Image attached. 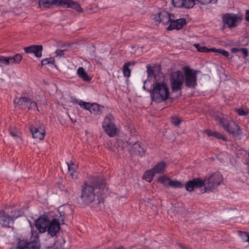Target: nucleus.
<instances>
[{
    "instance_id": "42",
    "label": "nucleus",
    "mask_w": 249,
    "mask_h": 249,
    "mask_svg": "<svg viewBox=\"0 0 249 249\" xmlns=\"http://www.w3.org/2000/svg\"><path fill=\"white\" fill-rule=\"evenodd\" d=\"M204 133H206L208 136H213L214 132L208 129H206L204 130Z\"/></svg>"
},
{
    "instance_id": "35",
    "label": "nucleus",
    "mask_w": 249,
    "mask_h": 249,
    "mask_svg": "<svg viewBox=\"0 0 249 249\" xmlns=\"http://www.w3.org/2000/svg\"><path fill=\"white\" fill-rule=\"evenodd\" d=\"M9 132L11 136L14 137H18V130L16 127L10 126Z\"/></svg>"
},
{
    "instance_id": "38",
    "label": "nucleus",
    "mask_w": 249,
    "mask_h": 249,
    "mask_svg": "<svg viewBox=\"0 0 249 249\" xmlns=\"http://www.w3.org/2000/svg\"><path fill=\"white\" fill-rule=\"evenodd\" d=\"M147 72L148 76L154 75V71L153 69L149 66H147Z\"/></svg>"
},
{
    "instance_id": "25",
    "label": "nucleus",
    "mask_w": 249,
    "mask_h": 249,
    "mask_svg": "<svg viewBox=\"0 0 249 249\" xmlns=\"http://www.w3.org/2000/svg\"><path fill=\"white\" fill-rule=\"evenodd\" d=\"M166 168V164L163 161H160L157 163L152 168L155 174H161L164 173Z\"/></svg>"
},
{
    "instance_id": "40",
    "label": "nucleus",
    "mask_w": 249,
    "mask_h": 249,
    "mask_svg": "<svg viewBox=\"0 0 249 249\" xmlns=\"http://www.w3.org/2000/svg\"><path fill=\"white\" fill-rule=\"evenodd\" d=\"M236 112L240 116H245L248 114V112L246 111L242 108H239L236 109Z\"/></svg>"
},
{
    "instance_id": "21",
    "label": "nucleus",
    "mask_w": 249,
    "mask_h": 249,
    "mask_svg": "<svg viewBox=\"0 0 249 249\" xmlns=\"http://www.w3.org/2000/svg\"><path fill=\"white\" fill-rule=\"evenodd\" d=\"M26 53H33L35 56L39 58L42 56L43 46L41 45H32L24 48Z\"/></svg>"
},
{
    "instance_id": "5",
    "label": "nucleus",
    "mask_w": 249,
    "mask_h": 249,
    "mask_svg": "<svg viewBox=\"0 0 249 249\" xmlns=\"http://www.w3.org/2000/svg\"><path fill=\"white\" fill-rule=\"evenodd\" d=\"M216 120L221 124L226 131L233 136L237 137L241 135V130L240 126L235 122H233L231 119L218 116L216 118Z\"/></svg>"
},
{
    "instance_id": "1",
    "label": "nucleus",
    "mask_w": 249,
    "mask_h": 249,
    "mask_svg": "<svg viewBox=\"0 0 249 249\" xmlns=\"http://www.w3.org/2000/svg\"><path fill=\"white\" fill-rule=\"evenodd\" d=\"M106 187L105 180L97 177H93L89 180L84 181L81 186L80 199L84 205H89L92 202L96 195L98 204L104 202V190Z\"/></svg>"
},
{
    "instance_id": "31",
    "label": "nucleus",
    "mask_w": 249,
    "mask_h": 249,
    "mask_svg": "<svg viewBox=\"0 0 249 249\" xmlns=\"http://www.w3.org/2000/svg\"><path fill=\"white\" fill-rule=\"evenodd\" d=\"M159 181L164 186H168L170 185V181L171 179L166 176H162L159 178Z\"/></svg>"
},
{
    "instance_id": "24",
    "label": "nucleus",
    "mask_w": 249,
    "mask_h": 249,
    "mask_svg": "<svg viewBox=\"0 0 249 249\" xmlns=\"http://www.w3.org/2000/svg\"><path fill=\"white\" fill-rule=\"evenodd\" d=\"M63 5H67V7L72 8L78 12H82L83 9L80 4L72 0H64Z\"/></svg>"
},
{
    "instance_id": "14",
    "label": "nucleus",
    "mask_w": 249,
    "mask_h": 249,
    "mask_svg": "<svg viewBox=\"0 0 249 249\" xmlns=\"http://www.w3.org/2000/svg\"><path fill=\"white\" fill-rule=\"evenodd\" d=\"M74 103L79 105L81 107L89 110L91 113L93 114L97 115L101 113L99 105L97 104H91L78 100H75Z\"/></svg>"
},
{
    "instance_id": "26",
    "label": "nucleus",
    "mask_w": 249,
    "mask_h": 249,
    "mask_svg": "<svg viewBox=\"0 0 249 249\" xmlns=\"http://www.w3.org/2000/svg\"><path fill=\"white\" fill-rule=\"evenodd\" d=\"M77 73L78 76L84 81L89 82L91 80V78L88 76L83 67H79L77 70Z\"/></svg>"
},
{
    "instance_id": "11",
    "label": "nucleus",
    "mask_w": 249,
    "mask_h": 249,
    "mask_svg": "<svg viewBox=\"0 0 249 249\" xmlns=\"http://www.w3.org/2000/svg\"><path fill=\"white\" fill-rule=\"evenodd\" d=\"M124 148H126L130 152L142 157L145 155L146 148L144 145L140 144L138 141L132 144L126 142L123 143Z\"/></svg>"
},
{
    "instance_id": "20",
    "label": "nucleus",
    "mask_w": 249,
    "mask_h": 249,
    "mask_svg": "<svg viewBox=\"0 0 249 249\" xmlns=\"http://www.w3.org/2000/svg\"><path fill=\"white\" fill-rule=\"evenodd\" d=\"M60 228L59 221L56 219L53 218L51 221H49L47 231L48 234L53 237L56 235L57 233L59 231Z\"/></svg>"
},
{
    "instance_id": "44",
    "label": "nucleus",
    "mask_w": 249,
    "mask_h": 249,
    "mask_svg": "<svg viewBox=\"0 0 249 249\" xmlns=\"http://www.w3.org/2000/svg\"><path fill=\"white\" fill-rule=\"evenodd\" d=\"M240 51V48H232L231 49V52L232 53H236Z\"/></svg>"
},
{
    "instance_id": "12",
    "label": "nucleus",
    "mask_w": 249,
    "mask_h": 249,
    "mask_svg": "<svg viewBox=\"0 0 249 249\" xmlns=\"http://www.w3.org/2000/svg\"><path fill=\"white\" fill-rule=\"evenodd\" d=\"M16 104L17 106L22 109H36L39 112L36 103L33 101L30 98L22 96L18 99Z\"/></svg>"
},
{
    "instance_id": "7",
    "label": "nucleus",
    "mask_w": 249,
    "mask_h": 249,
    "mask_svg": "<svg viewBox=\"0 0 249 249\" xmlns=\"http://www.w3.org/2000/svg\"><path fill=\"white\" fill-rule=\"evenodd\" d=\"M222 19L224 24L231 29L237 27L242 22L243 16L240 14L226 13L222 15Z\"/></svg>"
},
{
    "instance_id": "41",
    "label": "nucleus",
    "mask_w": 249,
    "mask_h": 249,
    "mask_svg": "<svg viewBox=\"0 0 249 249\" xmlns=\"http://www.w3.org/2000/svg\"><path fill=\"white\" fill-rule=\"evenodd\" d=\"M55 53L56 54V56L60 57L63 56L65 54L64 50L59 49L56 50Z\"/></svg>"
},
{
    "instance_id": "17",
    "label": "nucleus",
    "mask_w": 249,
    "mask_h": 249,
    "mask_svg": "<svg viewBox=\"0 0 249 249\" xmlns=\"http://www.w3.org/2000/svg\"><path fill=\"white\" fill-rule=\"evenodd\" d=\"M50 220L47 216H40L35 220V226L36 229L38 231L37 233H42L47 231Z\"/></svg>"
},
{
    "instance_id": "29",
    "label": "nucleus",
    "mask_w": 249,
    "mask_h": 249,
    "mask_svg": "<svg viewBox=\"0 0 249 249\" xmlns=\"http://www.w3.org/2000/svg\"><path fill=\"white\" fill-rule=\"evenodd\" d=\"M194 46L197 49V51L200 52H212V50H213V48L209 49L205 46H201L198 43L195 44Z\"/></svg>"
},
{
    "instance_id": "33",
    "label": "nucleus",
    "mask_w": 249,
    "mask_h": 249,
    "mask_svg": "<svg viewBox=\"0 0 249 249\" xmlns=\"http://www.w3.org/2000/svg\"><path fill=\"white\" fill-rule=\"evenodd\" d=\"M55 63V60L53 57H50L48 58L43 59L41 61V65H45L48 64H53Z\"/></svg>"
},
{
    "instance_id": "28",
    "label": "nucleus",
    "mask_w": 249,
    "mask_h": 249,
    "mask_svg": "<svg viewBox=\"0 0 249 249\" xmlns=\"http://www.w3.org/2000/svg\"><path fill=\"white\" fill-rule=\"evenodd\" d=\"M155 173L152 169L147 170L143 174V178L147 181L150 182L153 179Z\"/></svg>"
},
{
    "instance_id": "48",
    "label": "nucleus",
    "mask_w": 249,
    "mask_h": 249,
    "mask_svg": "<svg viewBox=\"0 0 249 249\" xmlns=\"http://www.w3.org/2000/svg\"><path fill=\"white\" fill-rule=\"evenodd\" d=\"M124 249V247H121L120 248H118V249Z\"/></svg>"
},
{
    "instance_id": "13",
    "label": "nucleus",
    "mask_w": 249,
    "mask_h": 249,
    "mask_svg": "<svg viewBox=\"0 0 249 249\" xmlns=\"http://www.w3.org/2000/svg\"><path fill=\"white\" fill-rule=\"evenodd\" d=\"M173 19L174 15L170 14L165 11H162L155 14L153 18V20L156 25L160 23H162L163 24H168L170 23Z\"/></svg>"
},
{
    "instance_id": "46",
    "label": "nucleus",
    "mask_w": 249,
    "mask_h": 249,
    "mask_svg": "<svg viewBox=\"0 0 249 249\" xmlns=\"http://www.w3.org/2000/svg\"><path fill=\"white\" fill-rule=\"evenodd\" d=\"M68 166L69 171H71V170L72 169V168H71V167L69 163H68Z\"/></svg>"
},
{
    "instance_id": "32",
    "label": "nucleus",
    "mask_w": 249,
    "mask_h": 249,
    "mask_svg": "<svg viewBox=\"0 0 249 249\" xmlns=\"http://www.w3.org/2000/svg\"><path fill=\"white\" fill-rule=\"evenodd\" d=\"M212 52L217 53L227 58H228L230 55L228 51L220 49H218L213 48V50H212Z\"/></svg>"
},
{
    "instance_id": "9",
    "label": "nucleus",
    "mask_w": 249,
    "mask_h": 249,
    "mask_svg": "<svg viewBox=\"0 0 249 249\" xmlns=\"http://www.w3.org/2000/svg\"><path fill=\"white\" fill-rule=\"evenodd\" d=\"M19 212L15 209L9 214L4 211H0V225L3 227H9L11 223H13L14 220L19 216Z\"/></svg>"
},
{
    "instance_id": "15",
    "label": "nucleus",
    "mask_w": 249,
    "mask_h": 249,
    "mask_svg": "<svg viewBox=\"0 0 249 249\" xmlns=\"http://www.w3.org/2000/svg\"><path fill=\"white\" fill-rule=\"evenodd\" d=\"M205 181L200 178H197L189 180L185 185V189L188 192H192L196 188L202 189L204 187Z\"/></svg>"
},
{
    "instance_id": "3",
    "label": "nucleus",
    "mask_w": 249,
    "mask_h": 249,
    "mask_svg": "<svg viewBox=\"0 0 249 249\" xmlns=\"http://www.w3.org/2000/svg\"><path fill=\"white\" fill-rule=\"evenodd\" d=\"M31 227V236L30 241L26 240L18 241L16 249H39L40 247L39 235L36 230H34L32 225Z\"/></svg>"
},
{
    "instance_id": "34",
    "label": "nucleus",
    "mask_w": 249,
    "mask_h": 249,
    "mask_svg": "<svg viewBox=\"0 0 249 249\" xmlns=\"http://www.w3.org/2000/svg\"><path fill=\"white\" fill-rule=\"evenodd\" d=\"M237 232L238 234L241 237L242 240L244 242H247V239L248 238H249V234L248 233V232L241 231H238Z\"/></svg>"
},
{
    "instance_id": "43",
    "label": "nucleus",
    "mask_w": 249,
    "mask_h": 249,
    "mask_svg": "<svg viewBox=\"0 0 249 249\" xmlns=\"http://www.w3.org/2000/svg\"><path fill=\"white\" fill-rule=\"evenodd\" d=\"M178 245L179 247H180L181 249H192L189 246H184L181 243H178Z\"/></svg>"
},
{
    "instance_id": "22",
    "label": "nucleus",
    "mask_w": 249,
    "mask_h": 249,
    "mask_svg": "<svg viewBox=\"0 0 249 249\" xmlns=\"http://www.w3.org/2000/svg\"><path fill=\"white\" fill-rule=\"evenodd\" d=\"M171 1L175 7L178 8L190 9L194 6L193 0H171Z\"/></svg>"
},
{
    "instance_id": "27",
    "label": "nucleus",
    "mask_w": 249,
    "mask_h": 249,
    "mask_svg": "<svg viewBox=\"0 0 249 249\" xmlns=\"http://www.w3.org/2000/svg\"><path fill=\"white\" fill-rule=\"evenodd\" d=\"M135 62L131 63L130 62L124 63L123 67V72L124 76L125 77H129L130 75L131 70L129 67L131 65H134Z\"/></svg>"
},
{
    "instance_id": "49",
    "label": "nucleus",
    "mask_w": 249,
    "mask_h": 249,
    "mask_svg": "<svg viewBox=\"0 0 249 249\" xmlns=\"http://www.w3.org/2000/svg\"><path fill=\"white\" fill-rule=\"evenodd\" d=\"M71 175L72 176H73V174L72 173H71Z\"/></svg>"
},
{
    "instance_id": "30",
    "label": "nucleus",
    "mask_w": 249,
    "mask_h": 249,
    "mask_svg": "<svg viewBox=\"0 0 249 249\" xmlns=\"http://www.w3.org/2000/svg\"><path fill=\"white\" fill-rule=\"evenodd\" d=\"M169 186L174 188H181L183 187V184L178 180H172L171 179L170 181Z\"/></svg>"
},
{
    "instance_id": "6",
    "label": "nucleus",
    "mask_w": 249,
    "mask_h": 249,
    "mask_svg": "<svg viewBox=\"0 0 249 249\" xmlns=\"http://www.w3.org/2000/svg\"><path fill=\"white\" fill-rule=\"evenodd\" d=\"M183 70L185 86L188 88L195 89L197 86V74L199 71L193 70L188 66L184 67Z\"/></svg>"
},
{
    "instance_id": "18",
    "label": "nucleus",
    "mask_w": 249,
    "mask_h": 249,
    "mask_svg": "<svg viewBox=\"0 0 249 249\" xmlns=\"http://www.w3.org/2000/svg\"><path fill=\"white\" fill-rule=\"evenodd\" d=\"M64 0H39L38 6L40 8H53L56 6L63 5Z\"/></svg>"
},
{
    "instance_id": "2",
    "label": "nucleus",
    "mask_w": 249,
    "mask_h": 249,
    "mask_svg": "<svg viewBox=\"0 0 249 249\" xmlns=\"http://www.w3.org/2000/svg\"><path fill=\"white\" fill-rule=\"evenodd\" d=\"M169 95V89L165 82H156L153 84V89L151 91V97L153 101L161 103L166 100Z\"/></svg>"
},
{
    "instance_id": "23",
    "label": "nucleus",
    "mask_w": 249,
    "mask_h": 249,
    "mask_svg": "<svg viewBox=\"0 0 249 249\" xmlns=\"http://www.w3.org/2000/svg\"><path fill=\"white\" fill-rule=\"evenodd\" d=\"M30 131L32 134L33 138H38L40 140L44 139L45 131L43 128L41 127L36 128L35 127H32L30 128Z\"/></svg>"
},
{
    "instance_id": "45",
    "label": "nucleus",
    "mask_w": 249,
    "mask_h": 249,
    "mask_svg": "<svg viewBox=\"0 0 249 249\" xmlns=\"http://www.w3.org/2000/svg\"><path fill=\"white\" fill-rule=\"evenodd\" d=\"M245 18L247 21L249 22V10H246Z\"/></svg>"
},
{
    "instance_id": "19",
    "label": "nucleus",
    "mask_w": 249,
    "mask_h": 249,
    "mask_svg": "<svg viewBox=\"0 0 249 249\" xmlns=\"http://www.w3.org/2000/svg\"><path fill=\"white\" fill-rule=\"evenodd\" d=\"M186 24V20L184 18H181L176 19L174 16V19L171 21L170 25L167 27V30L168 31L174 29L180 30Z\"/></svg>"
},
{
    "instance_id": "36",
    "label": "nucleus",
    "mask_w": 249,
    "mask_h": 249,
    "mask_svg": "<svg viewBox=\"0 0 249 249\" xmlns=\"http://www.w3.org/2000/svg\"><path fill=\"white\" fill-rule=\"evenodd\" d=\"M171 122L175 125L177 126L181 123V121L179 118L175 116L171 118Z\"/></svg>"
},
{
    "instance_id": "8",
    "label": "nucleus",
    "mask_w": 249,
    "mask_h": 249,
    "mask_svg": "<svg viewBox=\"0 0 249 249\" xmlns=\"http://www.w3.org/2000/svg\"><path fill=\"white\" fill-rule=\"evenodd\" d=\"M170 80L173 92L181 89L184 80V75L181 71H177L172 72L171 73Z\"/></svg>"
},
{
    "instance_id": "10",
    "label": "nucleus",
    "mask_w": 249,
    "mask_h": 249,
    "mask_svg": "<svg viewBox=\"0 0 249 249\" xmlns=\"http://www.w3.org/2000/svg\"><path fill=\"white\" fill-rule=\"evenodd\" d=\"M103 127L106 133L110 137L115 135L117 128L114 123V118L111 114L107 115L103 123Z\"/></svg>"
},
{
    "instance_id": "47",
    "label": "nucleus",
    "mask_w": 249,
    "mask_h": 249,
    "mask_svg": "<svg viewBox=\"0 0 249 249\" xmlns=\"http://www.w3.org/2000/svg\"><path fill=\"white\" fill-rule=\"evenodd\" d=\"M110 149L111 151H112L113 152H116V149H115V147H110Z\"/></svg>"
},
{
    "instance_id": "37",
    "label": "nucleus",
    "mask_w": 249,
    "mask_h": 249,
    "mask_svg": "<svg viewBox=\"0 0 249 249\" xmlns=\"http://www.w3.org/2000/svg\"><path fill=\"white\" fill-rule=\"evenodd\" d=\"M241 52L242 54L244 55L243 57L245 59H246L248 55H249V51L248 49L245 48H240V51Z\"/></svg>"
},
{
    "instance_id": "4",
    "label": "nucleus",
    "mask_w": 249,
    "mask_h": 249,
    "mask_svg": "<svg viewBox=\"0 0 249 249\" xmlns=\"http://www.w3.org/2000/svg\"><path fill=\"white\" fill-rule=\"evenodd\" d=\"M204 187L200 189L202 193L212 191L217 188L222 182L223 177L219 173H215L210 176H206L203 180Z\"/></svg>"
},
{
    "instance_id": "16",
    "label": "nucleus",
    "mask_w": 249,
    "mask_h": 249,
    "mask_svg": "<svg viewBox=\"0 0 249 249\" xmlns=\"http://www.w3.org/2000/svg\"><path fill=\"white\" fill-rule=\"evenodd\" d=\"M22 59V56L20 54H16L9 57L0 56V67H4L11 64H18Z\"/></svg>"
},
{
    "instance_id": "39",
    "label": "nucleus",
    "mask_w": 249,
    "mask_h": 249,
    "mask_svg": "<svg viewBox=\"0 0 249 249\" xmlns=\"http://www.w3.org/2000/svg\"><path fill=\"white\" fill-rule=\"evenodd\" d=\"M213 137H214L218 139L223 140L224 141L226 140V138L224 136H223L221 134H220L218 132H214Z\"/></svg>"
}]
</instances>
